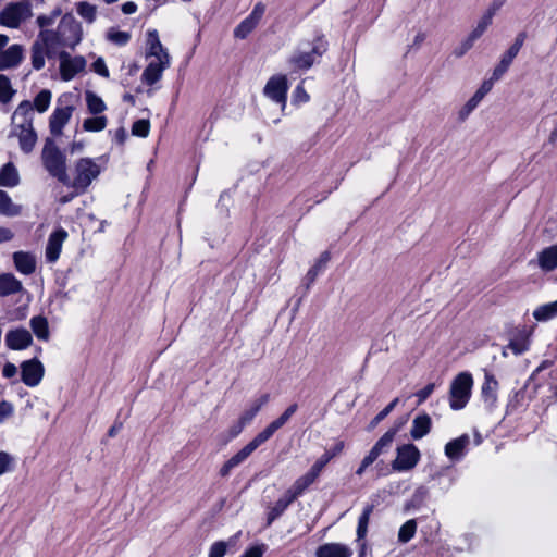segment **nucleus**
<instances>
[{
    "instance_id": "1",
    "label": "nucleus",
    "mask_w": 557,
    "mask_h": 557,
    "mask_svg": "<svg viewBox=\"0 0 557 557\" xmlns=\"http://www.w3.org/2000/svg\"><path fill=\"white\" fill-rule=\"evenodd\" d=\"M83 39V27L75 17L64 14L57 28L39 32L30 47V62L34 70L45 67L46 59L54 58L61 48L74 49Z\"/></svg>"
},
{
    "instance_id": "2",
    "label": "nucleus",
    "mask_w": 557,
    "mask_h": 557,
    "mask_svg": "<svg viewBox=\"0 0 557 557\" xmlns=\"http://www.w3.org/2000/svg\"><path fill=\"white\" fill-rule=\"evenodd\" d=\"M107 160L99 158H79L73 164L71 173L66 175L64 185L76 190V194H84L106 169Z\"/></svg>"
},
{
    "instance_id": "3",
    "label": "nucleus",
    "mask_w": 557,
    "mask_h": 557,
    "mask_svg": "<svg viewBox=\"0 0 557 557\" xmlns=\"http://www.w3.org/2000/svg\"><path fill=\"white\" fill-rule=\"evenodd\" d=\"M146 58L151 59L141 74L143 81L147 85L156 84L163 72L170 66L171 58L168 50L163 47L156 29L147 32Z\"/></svg>"
},
{
    "instance_id": "4",
    "label": "nucleus",
    "mask_w": 557,
    "mask_h": 557,
    "mask_svg": "<svg viewBox=\"0 0 557 557\" xmlns=\"http://www.w3.org/2000/svg\"><path fill=\"white\" fill-rule=\"evenodd\" d=\"M33 120V107L27 100L22 101L16 107L11 119V136L18 139L20 148L25 153L32 152L37 143Z\"/></svg>"
},
{
    "instance_id": "5",
    "label": "nucleus",
    "mask_w": 557,
    "mask_h": 557,
    "mask_svg": "<svg viewBox=\"0 0 557 557\" xmlns=\"http://www.w3.org/2000/svg\"><path fill=\"white\" fill-rule=\"evenodd\" d=\"M473 377L469 372L458 373L449 386V407L453 410H461L469 403L472 394Z\"/></svg>"
},
{
    "instance_id": "6",
    "label": "nucleus",
    "mask_w": 557,
    "mask_h": 557,
    "mask_svg": "<svg viewBox=\"0 0 557 557\" xmlns=\"http://www.w3.org/2000/svg\"><path fill=\"white\" fill-rule=\"evenodd\" d=\"M33 16L30 0H21L8 3L0 11V25L7 28H20Z\"/></svg>"
},
{
    "instance_id": "7",
    "label": "nucleus",
    "mask_w": 557,
    "mask_h": 557,
    "mask_svg": "<svg viewBox=\"0 0 557 557\" xmlns=\"http://www.w3.org/2000/svg\"><path fill=\"white\" fill-rule=\"evenodd\" d=\"M45 169L62 184L66 181L65 156L51 139H47L41 152Z\"/></svg>"
},
{
    "instance_id": "8",
    "label": "nucleus",
    "mask_w": 557,
    "mask_h": 557,
    "mask_svg": "<svg viewBox=\"0 0 557 557\" xmlns=\"http://www.w3.org/2000/svg\"><path fill=\"white\" fill-rule=\"evenodd\" d=\"M406 422L407 418L399 420L392 429H389L380 437V440L374 444V446L362 459L360 466L356 470V474L358 476H361L368 467H370L379 458V456L383 454L384 449L391 446L395 435L406 424Z\"/></svg>"
},
{
    "instance_id": "9",
    "label": "nucleus",
    "mask_w": 557,
    "mask_h": 557,
    "mask_svg": "<svg viewBox=\"0 0 557 557\" xmlns=\"http://www.w3.org/2000/svg\"><path fill=\"white\" fill-rule=\"evenodd\" d=\"M327 49V42L319 36L312 41L310 49L296 51L289 59L290 65L298 70H308Z\"/></svg>"
},
{
    "instance_id": "10",
    "label": "nucleus",
    "mask_w": 557,
    "mask_h": 557,
    "mask_svg": "<svg viewBox=\"0 0 557 557\" xmlns=\"http://www.w3.org/2000/svg\"><path fill=\"white\" fill-rule=\"evenodd\" d=\"M9 40L8 35L0 34V71L16 69L24 60V46L20 44L8 46Z\"/></svg>"
},
{
    "instance_id": "11",
    "label": "nucleus",
    "mask_w": 557,
    "mask_h": 557,
    "mask_svg": "<svg viewBox=\"0 0 557 557\" xmlns=\"http://www.w3.org/2000/svg\"><path fill=\"white\" fill-rule=\"evenodd\" d=\"M288 81L286 75H273L267 82L263 88V95L271 101L280 104L282 111L285 110L287 104Z\"/></svg>"
},
{
    "instance_id": "12",
    "label": "nucleus",
    "mask_w": 557,
    "mask_h": 557,
    "mask_svg": "<svg viewBox=\"0 0 557 557\" xmlns=\"http://www.w3.org/2000/svg\"><path fill=\"white\" fill-rule=\"evenodd\" d=\"M420 457L421 454L413 444L401 445L397 448V456L392 462V468L398 472L411 470L418 465Z\"/></svg>"
},
{
    "instance_id": "13",
    "label": "nucleus",
    "mask_w": 557,
    "mask_h": 557,
    "mask_svg": "<svg viewBox=\"0 0 557 557\" xmlns=\"http://www.w3.org/2000/svg\"><path fill=\"white\" fill-rule=\"evenodd\" d=\"M58 55L60 59V74L63 81L69 82L85 71L87 61L84 57H72L65 51H61Z\"/></svg>"
},
{
    "instance_id": "14",
    "label": "nucleus",
    "mask_w": 557,
    "mask_h": 557,
    "mask_svg": "<svg viewBox=\"0 0 557 557\" xmlns=\"http://www.w3.org/2000/svg\"><path fill=\"white\" fill-rule=\"evenodd\" d=\"M493 20L485 14H482L476 22L473 29L467 35V37L459 44L454 50L456 57H462L466 54L475 44V41L483 36L487 28L492 25Z\"/></svg>"
},
{
    "instance_id": "15",
    "label": "nucleus",
    "mask_w": 557,
    "mask_h": 557,
    "mask_svg": "<svg viewBox=\"0 0 557 557\" xmlns=\"http://www.w3.org/2000/svg\"><path fill=\"white\" fill-rule=\"evenodd\" d=\"M45 368L37 358L21 363V380L28 387H36L42 381Z\"/></svg>"
},
{
    "instance_id": "16",
    "label": "nucleus",
    "mask_w": 557,
    "mask_h": 557,
    "mask_svg": "<svg viewBox=\"0 0 557 557\" xmlns=\"http://www.w3.org/2000/svg\"><path fill=\"white\" fill-rule=\"evenodd\" d=\"M62 99H59L58 106L53 110L50 120L49 128L52 135L59 136L62 134L63 127L69 123L75 107L72 104H61Z\"/></svg>"
},
{
    "instance_id": "17",
    "label": "nucleus",
    "mask_w": 557,
    "mask_h": 557,
    "mask_svg": "<svg viewBox=\"0 0 557 557\" xmlns=\"http://www.w3.org/2000/svg\"><path fill=\"white\" fill-rule=\"evenodd\" d=\"M269 400L270 395L267 393L261 394L251 400L248 408L240 414L237 425L234 428L233 436H237L243 431V429L253 420V418L258 414L262 407L269 403Z\"/></svg>"
},
{
    "instance_id": "18",
    "label": "nucleus",
    "mask_w": 557,
    "mask_h": 557,
    "mask_svg": "<svg viewBox=\"0 0 557 557\" xmlns=\"http://www.w3.org/2000/svg\"><path fill=\"white\" fill-rule=\"evenodd\" d=\"M4 343L11 350H24L33 344V336L28 330L15 327L7 332Z\"/></svg>"
},
{
    "instance_id": "19",
    "label": "nucleus",
    "mask_w": 557,
    "mask_h": 557,
    "mask_svg": "<svg viewBox=\"0 0 557 557\" xmlns=\"http://www.w3.org/2000/svg\"><path fill=\"white\" fill-rule=\"evenodd\" d=\"M497 392H498V382L495 379V376L488 372L485 371L484 373V382L481 387V396L484 401V405L492 410L495 408L497 404Z\"/></svg>"
},
{
    "instance_id": "20",
    "label": "nucleus",
    "mask_w": 557,
    "mask_h": 557,
    "mask_svg": "<svg viewBox=\"0 0 557 557\" xmlns=\"http://www.w3.org/2000/svg\"><path fill=\"white\" fill-rule=\"evenodd\" d=\"M543 272H552L557 268V245L548 246L537 252L536 258L530 261Z\"/></svg>"
},
{
    "instance_id": "21",
    "label": "nucleus",
    "mask_w": 557,
    "mask_h": 557,
    "mask_svg": "<svg viewBox=\"0 0 557 557\" xmlns=\"http://www.w3.org/2000/svg\"><path fill=\"white\" fill-rule=\"evenodd\" d=\"M297 408L298 406L296 404L287 407L286 410L277 419L272 421L265 429L257 434L259 440L262 443H265L268 440H270L277 430L287 423L292 416L297 411Z\"/></svg>"
},
{
    "instance_id": "22",
    "label": "nucleus",
    "mask_w": 557,
    "mask_h": 557,
    "mask_svg": "<svg viewBox=\"0 0 557 557\" xmlns=\"http://www.w3.org/2000/svg\"><path fill=\"white\" fill-rule=\"evenodd\" d=\"M297 408L298 406L296 404L287 407L286 410L277 419L272 421L265 429L257 434L259 440L262 443H265L268 440H270L277 430L287 423L292 416L297 411Z\"/></svg>"
},
{
    "instance_id": "23",
    "label": "nucleus",
    "mask_w": 557,
    "mask_h": 557,
    "mask_svg": "<svg viewBox=\"0 0 557 557\" xmlns=\"http://www.w3.org/2000/svg\"><path fill=\"white\" fill-rule=\"evenodd\" d=\"M297 408L298 406L296 404L287 407L286 410L277 419L272 421L265 429L257 434L259 440L262 443H265L268 440H270L277 430L287 423L292 416L297 411Z\"/></svg>"
},
{
    "instance_id": "24",
    "label": "nucleus",
    "mask_w": 557,
    "mask_h": 557,
    "mask_svg": "<svg viewBox=\"0 0 557 557\" xmlns=\"http://www.w3.org/2000/svg\"><path fill=\"white\" fill-rule=\"evenodd\" d=\"M297 408L298 406L296 404L287 407L286 410L277 419L272 421L265 429L257 434L259 440L262 443H265L268 440H270L277 430L287 423L292 416L297 411Z\"/></svg>"
},
{
    "instance_id": "25",
    "label": "nucleus",
    "mask_w": 557,
    "mask_h": 557,
    "mask_svg": "<svg viewBox=\"0 0 557 557\" xmlns=\"http://www.w3.org/2000/svg\"><path fill=\"white\" fill-rule=\"evenodd\" d=\"M67 238V232L63 228H59L50 234L46 246V259L53 263L55 262L61 253L62 245Z\"/></svg>"
},
{
    "instance_id": "26",
    "label": "nucleus",
    "mask_w": 557,
    "mask_h": 557,
    "mask_svg": "<svg viewBox=\"0 0 557 557\" xmlns=\"http://www.w3.org/2000/svg\"><path fill=\"white\" fill-rule=\"evenodd\" d=\"M298 496L288 488L282 497H280L274 506L269 510L267 524L270 525L274 520H276L283 512L288 508V506L294 503Z\"/></svg>"
},
{
    "instance_id": "27",
    "label": "nucleus",
    "mask_w": 557,
    "mask_h": 557,
    "mask_svg": "<svg viewBox=\"0 0 557 557\" xmlns=\"http://www.w3.org/2000/svg\"><path fill=\"white\" fill-rule=\"evenodd\" d=\"M321 472L312 465L311 468L299 476L289 487L296 496H301L320 476Z\"/></svg>"
},
{
    "instance_id": "28",
    "label": "nucleus",
    "mask_w": 557,
    "mask_h": 557,
    "mask_svg": "<svg viewBox=\"0 0 557 557\" xmlns=\"http://www.w3.org/2000/svg\"><path fill=\"white\" fill-rule=\"evenodd\" d=\"M352 550L342 543H326L318 547L317 557H350Z\"/></svg>"
},
{
    "instance_id": "29",
    "label": "nucleus",
    "mask_w": 557,
    "mask_h": 557,
    "mask_svg": "<svg viewBox=\"0 0 557 557\" xmlns=\"http://www.w3.org/2000/svg\"><path fill=\"white\" fill-rule=\"evenodd\" d=\"M13 261L16 270L25 275H29L36 270V258L30 252L16 251L13 253Z\"/></svg>"
},
{
    "instance_id": "30",
    "label": "nucleus",
    "mask_w": 557,
    "mask_h": 557,
    "mask_svg": "<svg viewBox=\"0 0 557 557\" xmlns=\"http://www.w3.org/2000/svg\"><path fill=\"white\" fill-rule=\"evenodd\" d=\"M470 443V437L467 434H463L445 445V455L450 460H459L462 458L465 454V449Z\"/></svg>"
},
{
    "instance_id": "31",
    "label": "nucleus",
    "mask_w": 557,
    "mask_h": 557,
    "mask_svg": "<svg viewBox=\"0 0 557 557\" xmlns=\"http://www.w3.org/2000/svg\"><path fill=\"white\" fill-rule=\"evenodd\" d=\"M20 183V174L16 166L12 162L5 163L0 169V186L2 187H15Z\"/></svg>"
},
{
    "instance_id": "32",
    "label": "nucleus",
    "mask_w": 557,
    "mask_h": 557,
    "mask_svg": "<svg viewBox=\"0 0 557 557\" xmlns=\"http://www.w3.org/2000/svg\"><path fill=\"white\" fill-rule=\"evenodd\" d=\"M432 421L428 414L417 416L412 421L410 430V436L413 440H420L429 434L431 430Z\"/></svg>"
},
{
    "instance_id": "33",
    "label": "nucleus",
    "mask_w": 557,
    "mask_h": 557,
    "mask_svg": "<svg viewBox=\"0 0 557 557\" xmlns=\"http://www.w3.org/2000/svg\"><path fill=\"white\" fill-rule=\"evenodd\" d=\"M23 285L13 274L4 273L0 275V296H9L21 292Z\"/></svg>"
},
{
    "instance_id": "34",
    "label": "nucleus",
    "mask_w": 557,
    "mask_h": 557,
    "mask_svg": "<svg viewBox=\"0 0 557 557\" xmlns=\"http://www.w3.org/2000/svg\"><path fill=\"white\" fill-rule=\"evenodd\" d=\"M330 259H331L330 252L329 251H324V252L321 253V256L315 261V263L309 269V271L307 272L306 277H305L306 284H307V288H309L311 286V284L314 283V281L319 276V274L326 267V264L330 261Z\"/></svg>"
},
{
    "instance_id": "35",
    "label": "nucleus",
    "mask_w": 557,
    "mask_h": 557,
    "mask_svg": "<svg viewBox=\"0 0 557 557\" xmlns=\"http://www.w3.org/2000/svg\"><path fill=\"white\" fill-rule=\"evenodd\" d=\"M30 327L39 341H48L50 336L48 320L42 315H36L30 319Z\"/></svg>"
},
{
    "instance_id": "36",
    "label": "nucleus",
    "mask_w": 557,
    "mask_h": 557,
    "mask_svg": "<svg viewBox=\"0 0 557 557\" xmlns=\"http://www.w3.org/2000/svg\"><path fill=\"white\" fill-rule=\"evenodd\" d=\"M263 443L256 435L246 446L231 457L235 467L244 462Z\"/></svg>"
},
{
    "instance_id": "37",
    "label": "nucleus",
    "mask_w": 557,
    "mask_h": 557,
    "mask_svg": "<svg viewBox=\"0 0 557 557\" xmlns=\"http://www.w3.org/2000/svg\"><path fill=\"white\" fill-rule=\"evenodd\" d=\"M21 211V206L15 205L8 193L0 190V213L7 216H16Z\"/></svg>"
},
{
    "instance_id": "38",
    "label": "nucleus",
    "mask_w": 557,
    "mask_h": 557,
    "mask_svg": "<svg viewBox=\"0 0 557 557\" xmlns=\"http://www.w3.org/2000/svg\"><path fill=\"white\" fill-rule=\"evenodd\" d=\"M344 442H338L332 447L324 451V454L315 460L313 466L322 473L323 469L326 465L337 455H339L344 449Z\"/></svg>"
},
{
    "instance_id": "39",
    "label": "nucleus",
    "mask_w": 557,
    "mask_h": 557,
    "mask_svg": "<svg viewBox=\"0 0 557 557\" xmlns=\"http://www.w3.org/2000/svg\"><path fill=\"white\" fill-rule=\"evenodd\" d=\"M536 321L545 322L557 317V300L537 307L533 311Z\"/></svg>"
},
{
    "instance_id": "40",
    "label": "nucleus",
    "mask_w": 557,
    "mask_h": 557,
    "mask_svg": "<svg viewBox=\"0 0 557 557\" xmlns=\"http://www.w3.org/2000/svg\"><path fill=\"white\" fill-rule=\"evenodd\" d=\"M77 14L88 24H92L97 18V7L87 2L79 1L75 4Z\"/></svg>"
},
{
    "instance_id": "41",
    "label": "nucleus",
    "mask_w": 557,
    "mask_h": 557,
    "mask_svg": "<svg viewBox=\"0 0 557 557\" xmlns=\"http://www.w3.org/2000/svg\"><path fill=\"white\" fill-rule=\"evenodd\" d=\"M240 535V531L232 536L227 542L219 541L214 542L209 549V557H224L230 546H234Z\"/></svg>"
},
{
    "instance_id": "42",
    "label": "nucleus",
    "mask_w": 557,
    "mask_h": 557,
    "mask_svg": "<svg viewBox=\"0 0 557 557\" xmlns=\"http://www.w3.org/2000/svg\"><path fill=\"white\" fill-rule=\"evenodd\" d=\"M530 347V334L523 333L516 336L507 346L516 356L522 355Z\"/></svg>"
},
{
    "instance_id": "43",
    "label": "nucleus",
    "mask_w": 557,
    "mask_h": 557,
    "mask_svg": "<svg viewBox=\"0 0 557 557\" xmlns=\"http://www.w3.org/2000/svg\"><path fill=\"white\" fill-rule=\"evenodd\" d=\"M517 57L515 51H511L508 49L503 55L499 61V63L494 67L493 75L494 78L500 79L503 75L508 71L509 66L511 65L513 59Z\"/></svg>"
},
{
    "instance_id": "44",
    "label": "nucleus",
    "mask_w": 557,
    "mask_h": 557,
    "mask_svg": "<svg viewBox=\"0 0 557 557\" xmlns=\"http://www.w3.org/2000/svg\"><path fill=\"white\" fill-rule=\"evenodd\" d=\"M85 100L88 108V111L91 114H99L107 109L104 101L96 95L94 91L85 92Z\"/></svg>"
},
{
    "instance_id": "45",
    "label": "nucleus",
    "mask_w": 557,
    "mask_h": 557,
    "mask_svg": "<svg viewBox=\"0 0 557 557\" xmlns=\"http://www.w3.org/2000/svg\"><path fill=\"white\" fill-rule=\"evenodd\" d=\"M373 511V505H367L363 509L362 515L359 517L357 527V542L364 540L368 532V524L370 516Z\"/></svg>"
},
{
    "instance_id": "46",
    "label": "nucleus",
    "mask_w": 557,
    "mask_h": 557,
    "mask_svg": "<svg viewBox=\"0 0 557 557\" xmlns=\"http://www.w3.org/2000/svg\"><path fill=\"white\" fill-rule=\"evenodd\" d=\"M61 13V9L57 8L49 14L38 15L36 23L39 27V32L51 30V26L55 23L57 18L60 17Z\"/></svg>"
},
{
    "instance_id": "47",
    "label": "nucleus",
    "mask_w": 557,
    "mask_h": 557,
    "mask_svg": "<svg viewBox=\"0 0 557 557\" xmlns=\"http://www.w3.org/2000/svg\"><path fill=\"white\" fill-rule=\"evenodd\" d=\"M16 90L12 87L11 79L4 74H0V102H10Z\"/></svg>"
},
{
    "instance_id": "48",
    "label": "nucleus",
    "mask_w": 557,
    "mask_h": 557,
    "mask_svg": "<svg viewBox=\"0 0 557 557\" xmlns=\"http://www.w3.org/2000/svg\"><path fill=\"white\" fill-rule=\"evenodd\" d=\"M52 94L48 89H42L34 99L33 109L35 108L39 113L48 110L51 102Z\"/></svg>"
},
{
    "instance_id": "49",
    "label": "nucleus",
    "mask_w": 557,
    "mask_h": 557,
    "mask_svg": "<svg viewBox=\"0 0 557 557\" xmlns=\"http://www.w3.org/2000/svg\"><path fill=\"white\" fill-rule=\"evenodd\" d=\"M417 522L414 519H410L405 522L398 531V541L401 543L409 542L416 534Z\"/></svg>"
},
{
    "instance_id": "50",
    "label": "nucleus",
    "mask_w": 557,
    "mask_h": 557,
    "mask_svg": "<svg viewBox=\"0 0 557 557\" xmlns=\"http://www.w3.org/2000/svg\"><path fill=\"white\" fill-rule=\"evenodd\" d=\"M107 39L116 46H125L129 39L131 34L128 32L119 30L116 28H110L106 35Z\"/></svg>"
},
{
    "instance_id": "51",
    "label": "nucleus",
    "mask_w": 557,
    "mask_h": 557,
    "mask_svg": "<svg viewBox=\"0 0 557 557\" xmlns=\"http://www.w3.org/2000/svg\"><path fill=\"white\" fill-rule=\"evenodd\" d=\"M108 120L106 116H95L86 119L83 123V128L86 132H100L106 128Z\"/></svg>"
},
{
    "instance_id": "52",
    "label": "nucleus",
    "mask_w": 557,
    "mask_h": 557,
    "mask_svg": "<svg viewBox=\"0 0 557 557\" xmlns=\"http://www.w3.org/2000/svg\"><path fill=\"white\" fill-rule=\"evenodd\" d=\"M499 81L498 78H494V75L487 79H484L481 84V86L478 88V90L474 92V95L471 97L474 101H476L479 104L482 101V99L492 90L494 84Z\"/></svg>"
},
{
    "instance_id": "53",
    "label": "nucleus",
    "mask_w": 557,
    "mask_h": 557,
    "mask_svg": "<svg viewBox=\"0 0 557 557\" xmlns=\"http://www.w3.org/2000/svg\"><path fill=\"white\" fill-rule=\"evenodd\" d=\"M257 26L248 16L235 28L234 36L240 39L246 38Z\"/></svg>"
},
{
    "instance_id": "54",
    "label": "nucleus",
    "mask_w": 557,
    "mask_h": 557,
    "mask_svg": "<svg viewBox=\"0 0 557 557\" xmlns=\"http://www.w3.org/2000/svg\"><path fill=\"white\" fill-rule=\"evenodd\" d=\"M150 123L148 120L141 119L134 122L132 126V134L134 136L146 138L149 135Z\"/></svg>"
},
{
    "instance_id": "55",
    "label": "nucleus",
    "mask_w": 557,
    "mask_h": 557,
    "mask_svg": "<svg viewBox=\"0 0 557 557\" xmlns=\"http://www.w3.org/2000/svg\"><path fill=\"white\" fill-rule=\"evenodd\" d=\"M399 399H393L382 411H380L375 418L370 422L369 428L374 429L381 421H383L398 404Z\"/></svg>"
},
{
    "instance_id": "56",
    "label": "nucleus",
    "mask_w": 557,
    "mask_h": 557,
    "mask_svg": "<svg viewBox=\"0 0 557 557\" xmlns=\"http://www.w3.org/2000/svg\"><path fill=\"white\" fill-rule=\"evenodd\" d=\"M14 458L7 451H0V475L13 470Z\"/></svg>"
},
{
    "instance_id": "57",
    "label": "nucleus",
    "mask_w": 557,
    "mask_h": 557,
    "mask_svg": "<svg viewBox=\"0 0 557 557\" xmlns=\"http://www.w3.org/2000/svg\"><path fill=\"white\" fill-rule=\"evenodd\" d=\"M310 99L309 94L305 90L304 86L299 84L293 92V103L301 104L308 102Z\"/></svg>"
},
{
    "instance_id": "58",
    "label": "nucleus",
    "mask_w": 557,
    "mask_h": 557,
    "mask_svg": "<svg viewBox=\"0 0 557 557\" xmlns=\"http://www.w3.org/2000/svg\"><path fill=\"white\" fill-rule=\"evenodd\" d=\"M91 70L104 78H108L110 76L106 61L101 57L97 58L96 61L91 64Z\"/></svg>"
},
{
    "instance_id": "59",
    "label": "nucleus",
    "mask_w": 557,
    "mask_h": 557,
    "mask_svg": "<svg viewBox=\"0 0 557 557\" xmlns=\"http://www.w3.org/2000/svg\"><path fill=\"white\" fill-rule=\"evenodd\" d=\"M478 106H479V103L476 101H474L472 98H470L465 103V106L459 110V113H458L459 119L462 121L466 120Z\"/></svg>"
},
{
    "instance_id": "60",
    "label": "nucleus",
    "mask_w": 557,
    "mask_h": 557,
    "mask_svg": "<svg viewBox=\"0 0 557 557\" xmlns=\"http://www.w3.org/2000/svg\"><path fill=\"white\" fill-rule=\"evenodd\" d=\"M14 412V407L10 401H0V423L11 417Z\"/></svg>"
},
{
    "instance_id": "61",
    "label": "nucleus",
    "mask_w": 557,
    "mask_h": 557,
    "mask_svg": "<svg viewBox=\"0 0 557 557\" xmlns=\"http://www.w3.org/2000/svg\"><path fill=\"white\" fill-rule=\"evenodd\" d=\"M507 0H492L488 4L487 9L483 14L490 16L492 20L497 14V12L502 9V7L506 3Z\"/></svg>"
},
{
    "instance_id": "62",
    "label": "nucleus",
    "mask_w": 557,
    "mask_h": 557,
    "mask_svg": "<svg viewBox=\"0 0 557 557\" xmlns=\"http://www.w3.org/2000/svg\"><path fill=\"white\" fill-rule=\"evenodd\" d=\"M434 388H435V384L434 383H429L422 389L418 391L416 393V396L418 398V403L422 404L423 401H425L430 397V395L434 392Z\"/></svg>"
},
{
    "instance_id": "63",
    "label": "nucleus",
    "mask_w": 557,
    "mask_h": 557,
    "mask_svg": "<svg viewBox=\"0 0 557 557\" xmlns=\"http://www.w3.org/2000/svg\"><path fill=\"white\" fill-rule=\"evenodd\" d=\"M16 373H17V368L15 364H13L11 362H7L2 368V375L5 379H12L16 375Z\"/></svg>"
},
{
    "instance_id": "64",
    "label": "nucleus",
    "mask_w": 557,
    "mask_h": 557,
    "mask_svg": "<svg viewBox=\"0 0 557 557\" xmlns=\"http://www.w3.org/2000/svg\"><path fill=\"white\" fill-rule=\"evenodd\" d=\"M264 13V7L261 5V4H257L252 12L249 14V18L252 20L255 23H259V21L261 20L262 15Z\"/></svg>"
}]
</instances>
